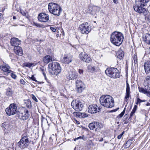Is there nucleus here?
Segmentation results:
<instances>
[{
	"label": "nucleus",
	"mask_w": 150,
	"mask_h": 150,
	"mask_svg": "<svg viewBox=\"0 0 150 150\" xmlns=\"http://www.w3.org/2000/svg\"><path fill=\"white\" fill-rule=\"evenodd\" d=\"M100 102L103 106L107 108H112L114 106V100L109 95H104L100 98Z\"/></svg>",
	"instance_id": "nucleus-1"
},
{
	"label": "nucleus",
	"mask_w": 150,
	"mask_h": 150,
	"mask_svg": "<svg viewBox=\"0 0 150 150\" xmlns=\"http://www.w3.org/2000/svg\"><path fill=\"white\" fill-rule=\"evenodd\" d=\"M124 39V35L121 32L114 31L111 35L110 40L114 45L119 46L122 43Z\"/></svg>",
	"instance_id": "nucleus-2"
},
{
	"label": "nucleus",
	"mask_w": 150,
	"mask_h": 150,
	"mask_svg": "<svg viewBox=\"0 0 150 150\" xmlns=\"http://www.w3.org/2000/svg\"><path fill=\"white\" fill-rule=\"evenodd\" d=\"M149 1V0H137L135 4L133 6L134 11L140 14H144L146 10L143 7L147 5Z\"/></svg>",
	"instance_id": "nucleus-3"
},
{
	"label": "nucleus",
	"mask_w": 150,
	"mask_h": 150,
	"mask_svg": "<svg viewBox=\"0 0 150 150\" xmlns=\"http://www.w3.org/2000/svg\"><path fill=\"white\" fill-rule=\"evenodd\" d=\"M48 10L51 13L59 16L60 14L62 9L58 4L54 3H50L48 5Z\"/></svg>",
	"instance_id": "nucleus-4"
},
{
	"label": "nucleus",
	"mask_w": 150,
	"mask_h": 150,
	"mask_svg": "<svg viewBox=\"0 0 150 150\" xmlns=\"http://www.w3.org/2000/svg\"><path fill=\"white\" fill-rule=\"evenodd\" d=\"M50 71H51L52 74L57 75L61 71V68L59 64L57 62H52L48 65Z\"/></svg>",
	"instance_id": "nucleus-5"
},
{
	"label": "nucleus",
	"mask_w": 150,
	"mask_h": 150,
	"mask_svg": "<svg viewBox=\"0 0 150 150\" xmlns=\"http://www.w3.org/2000/svg\"><path fill=\"white\" fill-rule=\"evenodd\" d=\"M105 73L107 75L113 78H117L120 77V72L116 68H108L105 71Z\"/></svg>",
	"instance_id": "nucleus-6"
},
{
	"label": "nucleus",
	"mask_w": 150,
	"mask_h": 150,
	"mask_svg": "<svg viewBox=\"0 0 150 150\" xmlns=\"http://www.w3.org/2000/svg\"><path fill=\"white\" fill-rule=\"evenodd\" d=\"M17 115L20 119L25 120L29 118L30 114L27 109L25 108H22L18 111Z\"/></svg>",
	"instance_id": "nucleus-7"
},
{
	"label": "nucleus",
	"mask_w": 150,
	"mask_h": 150,
	"mask_svg": "<svg viewBox=\"0 0 150 150\" xmlns=\"http://www.w3.org/2000/svg\"><path fill=\"white\" fill-rule=\"evenodd\" d=\"M71 105L76 111H81L83 107V103L82 101L79 100H73L71 102Z\"/></svg>",
	"instance_id": "nucleus-8"
},
{
	"label": "nucleus",
	"mask_w": 150,
	"mask_h": 150,
	"mask_svg": "<svg viewBox=\"0 0 150 150\" xmlns=\"http://www.w3.org/2000/svg\"><path fill=\"white\" fill-rule=\"evenodd\" d=\"M89 26L88 23H83L79 25V30L82 34H88L91 30V29Z\"/></svg>",
	"instance_id": "nucleus-9"
},
{
	"label": "nucleus",
	"mask_w": 150,
	"mask_h": 150,
	"mask_svg": "<svg viewBox=\"0 0 150 150\" xmlns=\"http://www.w3.org/2000/svg\"><path fill=\"white\" fill-rule=\"evenodd\" d=\"M30 143L28 137L25 136L22 137L20 141L18 143L17 145L21 148L23 149L27 147Z\"/></svg>",
	"instance_id": "nucleus-10"
},
{
	"label": "nucleus",
	"mask_w": 150,
	"mask_h": 150,
	"mask_svg": "<svg viewBox=\"0 0 150 150\" xmlns=\"http://www.w3.org/2000/svg\"><path fill=\"white\" fill-rule=\"evenodd\" d=\"M17 108V107L16 104H11L6 109V113L9 116L14 115L16 113L17 114L18 111Z\"/></svg>",
	"instance_id": "nucleus-11"
},
{
	"label": "nucleus",
	"mask_w": 150,
	"mask_h": 150,
	"mask_svg": "<svg viewBox=\"0 0 150 150\" xmlns=\"http://www.w3.org/2000/svg\"><path fill=\"white\" fill-rule=\"evenodd\" d=\"M81 60L86 63H89L92 61L90 57L85 52H81L79 55Z\"/></svg>",
	"instance_id": "nucleus-12"
},
{
	"label": "nucleus",
	"mask_w": 150,
	"mask_h": 150,
	"mask_svg": "<svg viewBox=\"0 0 150 150\" xmlns=\"http://www.w3.org/2000/svg\"><path fill=\"white\" fill-rule=\"evenodd\" d=\"M76 89L78 93H81L84 88V84L81 80L76 81Z\"/></svg>",
	"instance_id": "nucleus-13"
},
{
	"label": "nucleus",
	"mask_w": 150,
	"mask_h": 150,
	"mask_svg": "<svg viewBox=\"0 0 150 150\" xmlns=\"http://www.w3.org/2000/svg\"><path fill=\"white\" fill-rule=\"evenodd\" d=\"M38 19L41 22H46L49 19V15L44 13H40L38 16Z\"/></svg>",
	"instance_id": "nucleus-14"
},
{
	"label": "nucleus",
	"mask_w": 150,
	"mask_h": 150,
	"mask_svg": "<svg viewBox=\"0 0 150 150\" xmlns=\"http://www.w3.org/2000/svg\"><path fill=\"white\" fill-rule=\"evenodd\" d=\"M97 105L96 104L90 105L88 108V111L91 113H95L98 112Z\"/></svg>",
	"instance_id": "nucleus-15"
},
{
	"label": "nucleus",
	"mask_w": 150,
	"mask_h": 150,
	"mask_svg": "<svg viewBox=\"0 0 150 150\" xmlns=\"http://www.w3.org/2000/svg\"><path fill=\"white\" fill-rule=\"evenodd\" d=\"M144 85L145 88L150 90V75L147 76L145 77Z\"/></svg>",
	"instance_id": "nucleus-16"
},
{
	"label": "nucleus",
	"mask_w": 150,
	"mask_h": 150,
	"mask_svg": "<svg viewBox=\"0 0 150 150\" xmlns=\"http://www.w3.org/2000/svg\"><path fill=\"white\" fill-rule=\"evenodd\" d=\"M72 57L69 55H64L62 59V61L65 64H69L72 62Z\"/></svg>",
	"instance_id": "nucleus-17"
},
{
	"label": "nucleus",
	"mask_w": 150,
	"mask_h": 150,
	"mask_svg": "<svg viewBox=\"0 0 150 150\" xmlns=\"http://www.w3.org/2000/svg\"><path fill=\"white\" fill-rule=\"evenodd\" d=\"M78 77V74L76 72L74 71H71L67 75V78L69 80H74Z\"/></svg>",
	"instance_id": "nucleus-18"
},
{
	"label": "nucleus",
	"mask_w": 150,
	"mask_h": 150,
	"mask_svg": "<svg viewBox=\"0 0 150 150\" xmlns=\"http://www.w3.org/2000/svg\"><path fill=\"white\" fill-rule=\"evenodd\" d=\"M10 43L12 46L15 47L18 46V45L21 44V41L18 38H13L11 39Z\"/></svg>",
	"instance_id": "nucleus-19"
},
{
	"label": "nucleus",
	"mask_w": 150,
	"mask_h": 150,
	"mask_svg": "<svg viewBox=\"0 0 150 150\" xmlns=\"http://www.w3.org/2000/svg\"><path fill=\"white\" fill-rule=\"evenodd\" d=\"M54 59L52 56L47 55L43 58V60L44 63L48 64L50 62L54 61Z\"/></svg>",
	"instance_id": "nucleus-20"
},
{
	"label": "nucleus",
	"mask_w": 150,
	"mask_h": 150,
	"mask_svg": "<svg viewBox=\"0 0 150 150\" xmlns=\"http://www.w3.org/2000/svg\"><path fill=\"white\" fill-rule=\"evenodd\" d=\"M14 51L15 53L17 55L22 56L23 54L22 49L20 46L14 47Z\"/></svg>",
	"instance_id": "nucleus-21"
},
{
	"label": "nucleus",
	"mask_w": 150,
	"mask_h": 150,
	"mask_svg": "<svg viewBox=\"0 0 150 150\" xmlns=\"http://www.w3.org/2000/svg\"><path fill=\"white\" fill-rule=\"evenodd\" d=\"M10 68V67L8 64L1 66V69L4 73V74L6 75H8L9 74L8 71L11 70H9Z\"/></svg>",
	"instance_id": "nucleus-22"
},
{
	"label": "nucleus",
	"mask_w": 150,
	"mask_h": 150,
	"mask_svg": "<svg viewBox=\"0 0 150 150\" xmlns=\"http://www.w3.org/2000/svg\"><path fill=\"white\" fill-rule=\"evenodd\" d=\"M130 87L128 83L126 81V95L125 97V99L127 100H128L130 96Z\"/></svg>",
	"instance_id": "nucleus-23"
},
{
	"label": "nucleus",
	"mask_w": 150,
	"mask_h": 150,
	"mask_svg": "<svg viewBox=\"0 0 150 150\" xmlns=\"http://www.w3.org/2000/svg\"><path fill=\"white\" fill-rule=\"evenodd\" d=\"M144 68L145 72L149 74L150 72V61H148L144 63Z\"/></svg>",
	"instance_id": "nucleus-24"
},
{
	"label": "nucleus",
	"mask_w": 150,
	"mask_h": 150,
	"mask_svg": "<svg viewBox=\"0 0 150 150\" xmlns=\"http://www.w3.org/2000/svg\"><path fill=\"white\" fill-rule=\"evenodd\" d=\"M143 41L147 44L150 45V34L146 33L142 37Z\"/></svg>",
	"instance_id": "nucleus-25"
},
{
	"label": "nucleus",
	"mask_w": 150,
	"mask_h": 150,
	"mask_svg": "<svg viewBox=\"0 0 150 150\" xmlns=\"http://www.w3.org/2000/svg\"><path fill=\"white\" fill-rule=\"evenodd\" d=\"M138 88L139 92L146 94L147 96L150 97V91H147L146 88L144 89L142 87H138Z\"/></svg>",
	"instance_id": "nucleus-26"
},
{
	"label": "nucleus",
	"mask_w": 150,
	"mask_h": 150,
	"mask_svg": "<svg viewBox=\"0 0 150 150\" xmlns=\"http://www.w3.org/2000/svg\"><path fill=\"white\" fill-rule=\"evenodd\" d=\"M95 124H96L95 125H95V131H98L103 127V125L101 123L95 122Z\"/></svg>",
	"instance_id": "nucleus-27"
},
{
	"label": "nucleus",
	"mask_w": 150,
	"mask_h": 150,
	"mask_svg": "<svg viewBox=\"0 0 150 150\" xmlns=\"http://www.w3.org/2000/svg\"><path fill=\"white\" fill-rule=\"evenodd\" d=\"M124 54V52L122 50H120L116 53V56L120 60H121L123 58Z\"/></svg>",
	"instance_id": "nucleus-28"
},
{
	"label": "nucleus",
	"mask_w": 150,
	"mask_h": 150,
	"mask_svg": "<svg viewBox=\"0 0 150 150\" xmlns=\"http://www.w3.org/2000/svg\"><path fill=\"white\" fill-rule=\"evenodd\" d=\"M13 94V91L10 88H7L6 89V94L8 96H11Z\"/></svg>",
	"instance_id": "nucleus-29"
},
{
	"label": "nucleus",
	"mask_w": 150,
	"mask_h": 150,
	"mask_svg": "<svg viewBox=\"0 0 150 150\" xmlns=\"http://www.w3.org/2000/svg\"><path fill=\"white\" fill-rule=\"evenodd\" d=\"M133 62L134 64H137V55L136 54H134L133 55L132 58V62Z\"/></svg>",
	"instance_id": "nucleus-30"
},
{
	"label": "nucleus",
	"mask_w": 150,
	"mask_h": 150,
	"mask_svg": "<svg viewBox=\"0 0 150 150\" xmlns=\"http://www.w3.org/2000/svg\"><path fill=\"white\" fill-rule=\"evenodd\" d=\"M87 69L89 72H93L94 71H96L94 67H92L91 65H88L87 67Z\"/></svg>",
	"instance_id": "nucleus-31"
},
{
	"label": "nucleus",
	"mask_w": 150,
	"mask_h": 150,
	"mask_svg": "<svg viewBox=\"0 0 150 150\" xmlns=\"http://www.w3.org/2000/svg\"><path fill=\"white\" fill-rule=\"evenodd\" d=\"M95 122H93L89 124L88 127L91 130H95Z\"/></svg>",
	"instance_id": "nucleus-32"
},
{
	"label": "nucleus",
	"mask_w": 150,
	"mask_h": 150,
	"mask_svg": "<svg viewBox=\"0 0 150 150\" xmlns=\"http://www.w3.org/2000/svg\"><path fill=\"white\" fill-rule=\"evenodd\" d=\"M132 143V140H128L126 142L125 145V148H127L129 147Z\"/></svg>",
	"instance_id": "nucleus-33"
},
{
	"label": "nucleus",
	"mask_w": 150,
	"mask_h": 150,
	"mask_svg": "<svg viewBox=\"0 0 150 150\" xmlns=\"http://www.w3.org/2000/svg\"><path fill=\"white\" fill-rule=\"evenodd\" d=\"M137 105H135L134 106V108L132 109L131 112L130 113L129 118H130L131 117H132L134 114L135 113L137 110Z\"/></svg>",
	"instance_id": "nucleus-34"
},
{
	"label": "nucleus",
	"mask_w": 150,
	"mask_h": 150,
	"mask_svg": "<svg viewBox=\"0 0 150 150\" xmlns=\"http://www.w3.org/2000/svg\"><path fill=\"white\" fill-rule=\"evenodd\" d=\"M23 65L24 66L27 67L29 68H30L32 66H34V64L33 63H31L29 62H25L23 64Z\"/></svg>",
	"instance_id": "nucleus-35"
},
{
	"label": "nucleus",
	"mask_w": 150,
	"mask_h": 150,
	"mask_svg": "<svg viewBox=\"0 0 150 150\" xmlns=\"http://www.w3.org/2000/svg\"><path fill=\"white\" fill-rule=\"evenodd\" d=\"M8 72H9V74H11V76L12 78L14 79H16L17 76L15 74L13 73V71L11 70L9 71Z\"/></svg>",
	"instance_id": "nucleus-36"
},
{
	"label": "nucleus",
	"mask_w": 150,
	"mask_h": 150,
	"mask_svg": "<svg viewBox=\"0 0 150 150\" xmlns=\"http://www.w3.org/2000/svg\"><path fill=\"white\" fill-rule=\"evenodd\" d=\"M125 109H126V108H125L123 110V111L121 112V113L118 116H117V118H121V117H122V116H123V115H124V114L125 112Z\"/></svg>",
	"instance_id": "nucleus-37"
},
{
	"label": "nucleus",
	"mask_w": 150,
	"mask_h": 150,
	"mask_svg": "<svg viewBox=\"0 0 150 150\" xmlns=\"http://www.w3.org/2000/svg\"><path fill=\"white\" fill-rule=\"evenodd\" d=\"M145 20H147L150 23V14H144Z\"/></svg>",
	"instance_id": "nucleus-38"
},
{
	"label": "nucleus",
	"mask_w": 150,
	"mask_h": 150,
	"mask_svg": "<svg viewBox=\"0 0 150 150\" xmlns=\"http://www.w3.org/2000/svg\"><path fill=\"white\" fill-rule=\"evenodd\" d=\"M20 12L21 14L23 16H25L26 15V13L24 11L20 9Z\"/></svg>",
	"instance_id": "nucleus-39"
},
{
	"label": "nucleus",
	"mask_w": 150,
	"mask_h": 150,
	"mask_svg": "<svg viewBox=\"0 0 150 150\" xmlns=\"http://www.w3.org/2000/svg\"><path fill=\"white\" fill-rule=\"evenodd\" d=\"M79 115H80V114H81L82 115V116L83 117H85L88 116V115L87 114L82 113H79Z\"/></svg>",
	"instance_id": "nucleus-40"
},
{
	"label": "nucleus",
	"mask_w": 150,
	"mask_h": 150,
	"mask_svg": "<svg viewBox=\"0 0 150 150\" xmlns=\"http://www.w3.org/2000/svg\"><path fill=\"white\" fill-rule=\"evenodd\" d=\"M33 25H34L39 28H41L42 27L41 25L39 23H38L34 22V23Z\"/></svg>",
	"instance_id": "nucleus-41"
},
{
	"label": "nucleus",
	"mask_w": 150,
	"mask_h": 150,
	"mask_svg": "<svg viewBox=\"0 0 150 150\" xmlns=\"http://www.w3.org/2000/svg\"><path fill=\"white\" fill-rule=\"evenodd\" d=\"M30 79H31L33 81H35L36 82H38V81L36 80L34 76V75H32V76L30 77Z\"/></svg>",
	"instance_id": "nucleus-42"
},
{
	"label": "nucleus",
	"mask_w": 150,
	"mask_h": 150,
	"mask_svg": "<svg viewBox=\"0 0 150 150\" xmlns=\"http://www.w3.org/2000/svg\"><path fill=\"white\" fill-rule=\"evenodd\" d=\"M128 117V115L127 114H125L123 117V121L127 120Z\"/></svg>",
	"instance_id": "nucleus-43"
},
{
	"label": "nucleus",
	"mask_w": 150,
	"mask_h": 150,
	"mask_svg": "<svg viewBox=\"0 0 150 150\" xmlns=\"http://www.w3.org/2000/svg\"><path fill=\"white\" fill-rule=\"evenodd\" d=\"M20 82L22 84H25V82L24 81V80L23 79H21L20 80Z\"/></svg>",
	"instance_id": "nucleus-44"
},
{
	"label": "nucleus",
	"mask_w": 150,
	"mask_h": 150,
	"mask_svg": "<svg viewBox=\"0 0 150 150\" xmlns=\"http://www.w3.org/2000/svg\"><path fill=\"white\" fill-rule=\"evenodd\" d=\"M137 98L139 102V104H140L141 102H145L146 101V100H141V99H140L139 98Z\"/></svg>",
	"instance_id": "nucleus-45"
},
{
	"label": "nucleus",
	"mask_w": 150,
	"mask_h": 150,
	"mask_svg": "<svg viewBox=\"0 0 150 150\" xmlns=\"http://www.w3.org/2000/svg\"><path fill=\"white\" fill-rule=\"evenodd\" d=\"M50 29L53 32H55L56 30L55 28L52 27H50Z\"/></svg>",
	"instance_id": "nucleus-46"
},
{
	"label": "nucleus",
	"mask_w": 150,
	"mask_h": 150,
	"mask_svg": "<svg viewBox=\"0 0 150 150\" xmlns=\"http://www.w3.org/2000/svg\"><path fill=\"white\" fill-rule=\"evenodd\" d=\"M124 133V132H123L121 134H120L118 136H117V139H120L122 137L123 134Z\"/></svg>",
	"instance_id": "nucleus-47"
},
{
	"label": "nucleus",
	"mask_w": 150,
	"mask_h": 150,
	"mask_svg": "<svg viewBox=\"0 0 150 150\" xmlns=\"http://www.w3.org/2000/svg\"><path fill=\"white\" fill-rule=\"evenodd\" d=\"M88 13L92 15L95 13L94 12L92 11V10H91L90 9H89Z\"/></svg>",
	"instance_id": "nucleus-48"
},
{
	"label": "nucleus",
	"mask_w": 150,
	"mask_h": 150,
	"mask_svg": "<svg viewBox=\"0 0 150 150\" xmlns=\"http://www.w3.org/2000/svg\"><path fill=\"white\" fill-rule=\"evenodd\" d=\"M32 98L36 102H38V100L35 96H33L32 97Z\"/></svg>",
	"instance_id": "nucleus-49"
},
{
	"label": "nucleus",
	"mask_w": 150,
	"mask_h": 150,
	"mask_svg": "<svg viewBox=\"0 0 150 150\" xmlns=\"http://www.w3.org/2000/svg\"><path fill=\"white\" fill-rule=\"evenodd\" d=\"M79 72L80 74H83V70L82 69H79Z\"/></svg>",
	"instance_id": "nucleus-50"
},
{
	"label": "nucleus",
	"mask_w": 150,
	"mask_h": 150,
	"mask_svg": "<svg viewBox=\"0 0 150 150\" xmlns=\"http://www.w3.org/2000/svg\"><path fill=\"white\" fill-rule=\"evenodd\" d=\"M82 137L81 136H80L77 138H76L74 139V141H76V140H78L79 139H82Z\"/></svg>",
	"instance_id": "nucleus-51"
},
{
	"label": "nucleus",
	"mask_w": 150,
	"mask_h": 150,
	"mask_svg": "<svg viewBox=\"0 0 150 150\" xmlns=\"http://www.w3.org/2000/svg\"><path fill=\"white\" fill-rule=\"evenodd\" d=\"M129 119H128V120H125V121H124V124H127L128 123L129 121Z\"/></svg>",
	"instance_id": "nucleus-52"
},
{
	"label": "nucleus",
	"mask_w": 150,
	"mask_h": 150,
	"mask_svg": "<svg viewBox=\"0 0 150 150\" xmlns=\"http://www.w3.org/2000/svg\"><path fill=\"white\" fill-rule=\"evenodd\" d=\"M93 9L94 10H95L96 9H99V8L98 7H97V6H94V7L93 8Z\"/></svg>",
	"instance_id": "nucleus-53"
},
{
	"label": "nucleus",
	"mask_w": 150,
	"mask_h": 150,
	"mask_svg": "<svg viewBox=\"0 0 150 150\" xmlns=\"http://www.w3.org/2000/svg\"><path fill=\"white\" fill-rule=\"evenodd\" d=\"M137 102L136 103V104L137 105H138L139 104V102L137 98Z\"/></svg>",
	"instance_id": "nucleus-54"
},
{
	"label": "nucleus",
	"mask_w": 150,
	"mask_h": 150,
	"mask_svg": "<svg viewBox=\"0 0 150 150\" xmlns=\"http://www.w3.org/2000/svg\"><path fill=\"white\" fill-rule=\"evenodd\" d=\"M149 102H150V100H149ZM146 106H150V103H147L146 104Z\"/></svg>",
	"instance_id": "nucleus-55"
},
{
	"label": "nucleus",
	"mask_w": 150,
	"mask_h": 150,
	"mask_svg": "<svg viewBox=\"0 0 150 150\" xmlns=\"http://www.w3.org/2000/svg\"><path fill=\"white\" fill-rule=\"evenodd\" d=\"M43 74H44V77H45V79L46 80H47V77H46L45 74H44V73H43Z\"/></svg>",
	"instance_id": "nucleus-56"
},
{
	"label": "nucleus",
	"mask_w": 150,
	"mask_h": 150,
	"mask_svg": "<svg viewBox=\"0 0 150 150\" xmlns=\"http://www.w3.org/2000/svg\"><path fill=\"white\" fill-rule=\"evenodd\" d=\"M112 1L114 3H115V4L117 3V0H112Z\"/></svg>",
	"instance_id": "nucleus-57"
},
{
	"label": "nucleus",
	"mask_w": 150,
	"mask_h": 150,
	"mask_svg": "<svg viewBox=\"0 0 150 150\" xmlns=\"http://www.w3.org/2000/svg\"><path fill=\"white\" fill-rule=\"evenodd\" d=\"M103 138H101L99 140V141H100V142H102L103 141Z\"/></svg>",
	"instance_id": "nucleus-58"
},
{
	"label": "nucleus",
	"mask_w": 150,
	"mask_h": 150,
	"mask_svg": "<svg viewBox=\"0 0 150 150\" xmlns=\"http://www.w3.org/2000/svg\"><path fill=\"white\" fill-rule=\"evenodd\" d=\"M76 123L77 124H80V122L79 121H77V120H76Z\"/></svg>",
	"instance_id": "nucleus-59"
},
{
	"label": "nucleus",
	"mask_w": 150,
	"mask_h": 150,
	"mask_svg": "<svg viewBox=\"0 0 150 150\" xmlns=\"http://www.w3.org/2000/svg\"><path fill=\"white\" fill-rule=\"evenodd\" d=\"M2 15V14L1 13H0V21H1V16Z\"/></svg>",
	"instance_id": "nucleus-60"
},
{
	"label": "nucleus",
	"mask_w": 150,
	"mask_h": 150,
	"mask_svg": "<svg viewBox=\"0 0 150 150\" xmlns=\"http://www.w3.org/2000/svg\"><path fill=\"white\" fill-rule=\"evenodd\" d=\"M13 19H16V17L15 16H13Z\"/></svg>",
	"instance_id": "nucleus-61"
},
{
	"label": "nucleus",
	"mask_w": 150,
	"mask_h": 150,
	"mask_svg": "<svg viewBox=\"0 0 150 150\" xmlns=\"http://www.w3.org/2000/svg\"><path fill=\"white\" fill-rule=\"evenodd\" d=\"M119 109V108H118L116 110H113L114 111V112H115L118 109Z\"/></svg>",
	"instance_id": "nucleus-62"
},
{
	"label": "nucleus",
	"mask_w": 150,
	"mask_h": 150,
	"mask_svg": "<svg viewBox=\"0 0 150 150\" xmlns=\"http://www.w3.org/2000/svg\"><path fill=\"white\" fill-rule=\"evenodd\" d=\"M149 52L150 54V47H149Z\"/></svg>",
	"instance_id": "nucleus-63"
},
{
	"label": "nucleus",
	"mask_w": 150,
	"mask_h": 150,
	"mask_svg": "<svg viewBox=\"0 0 150 150\" xmlns=\"http://www.w3.org/2000/svg\"><path fill=\"white\" fill-rule=\"evenodd\" d=\"M59 36V35L58 34H57L56 35V36L57 37H58Z\"/></svg>",
	"instance_id": "nucleus-64"
}]
</instances>
